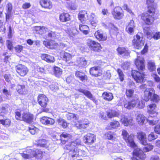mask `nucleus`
Here are the masks:
<instances>
[{
    "mask_svg": "<svg viewBox=\"0 0 160 160\" xmlns=\"http://www.w3.org/2000/svg\"><path fill=\"white\" fill-rule=\"evenodd\" d=\"M154 0H146L148 10L145 13H143L141 16L142 19L148 25H151L156 18L155 13L156 4Z\"/></svg>",
    "mask_w": 160,
    "mask_h": 160,
    "instance_id": "nucleus-1",
    "label": "nucleus"
},
{
    "mask_svg": "<svg viewBox=\"0 0 160 160\" xmlns=\"http://www.w3.org/2000/svg\"><path fill=\"white\" fill-rule=\"evenodd\" d=\"M153 85L152 82L148 81L147 84H142L140 86L141 89H146L143 99L145 101H148L150 99L154 102H157L159 100L158 96L154 94V90L151 87Z\"/></svg>",
    "mask_w": 160,
    "mask_h": 160,
    "instance_id": "nucleus-2",
    "label": "nucleus"
},
{
    "mask_svg": "<svg viewBox=\"0 0 160 160\" xmlns=\"http://www.w3.org/2000/svg\"><path fill=\"white\" fill-rule=\"evenodd\" d=\"M81 141L79 139H77L68 144H66L64 149L69 151V154L72 158L82 156V151L77 149V148L81 147Z\"/></svg>",
    "mask_w": 160,
    "mask_h": 160,
    "instance_id": "nucleus-3",
    "label": "nucleus"
},
{
    "mask_svg": "<svg viewBox=\"0 0 160 160\" xmlns=\"http://www.w3.org/2000/svg\"><path fill=\"white\" fill-rule=\"evenodd\" d=\"M145 105V102L143 101H140L138 96H136L135 99H133L131 101L124 102V108L128 109H131L135 107L138 108H142L144 107Z\"/></svg>",
    "mask_w": 160,
    "mask_h": 160,
    "instance_id": "nucleus-4",
    "label": "nucleus"
},
{
    "mask_svg": "<svg viewBox=\"0 0 160 160\" xmlns=\"http://www.w3.org/2000/svg\"><path fill=\"white\" fill-rule=\"evenodd\" d=\"M145 146L143 148V151L141 150L139 148H137V147L134 148V150L133 152V155L136 156L141 159H143L146 157L145 154H144V152H147L151 151L153 148V146L151 144L147 143L146 145H143Z\"/></svg>",
    "mask_w": 160,
    "mask_h": 160,
    "instance_id": "nucleus-5",
    "label": "nucleus"
},
{
    "mask_svg": "<svg viewBox=\"0 0 160 160\" xmlns=\"http://www.w3.org/2000/svg\"><path fill=\"white\" fill-rule=\"evenodd\" d=\"M15 118L17 120L23 121L27 123H31L33 122V116L27 112H15Z\"/></svg>",
    "mask_w": 160,
    "mask_h": 160,
    "instance_id": "nucleus-6",
    "label": "nucleus"
},
{
    "mask_svg": "<svg viewBox=\"0 0 160 160\" xmlns=\"http://www.w3.org/2000/svg\"><path fill=\"white\" fill-rule=\"evenodd\" d=\"M28 154L21 153V156L24 159H27L35 157L38 159H41L43 157V152L39 149L32 151L31 149H27Z\"/></svg>",
    "mask_w": 160,
    "mask_h": 160,
    "instance_id": "nucleus-7",
    "label": "nucleus"
},
{
    "mask_svg": "<svg viewBox=\"0 0 160 160\" xmlns=\"http://www.w3.org/2000/svg\"><path fill=\"white\" fill-rule=\"evenodd\" d=\"M122 135L123 138L131 147L133 148H135L137 147V145L134 140V135H129L126 130L123 129L122 131Z\"/></svg>",
    "mask_w": 160,
    "mask_h": 160,
    "instance_id": "nucleus-8",
    "label": "nucleus"
},
{
    "mask_svg": "<svg viewBox=\"0 0 160 160\" xmlns=\"http://www.w3.org/2000/svg\"><path fill=\"white\" fill-rule=\"evenodd\" d=\"M87 44L90 50L95 52H100L102 48L100 44L90 39L87 40Z\"/></svg>",
    "mask_w": 160,
    "mask_h": 160,
    "instance_id": "nucleus-9",
    "label": "nucleus"
},
{
    "mask_svg": "<svg viewBox=\"0 0 160 160\" xmlns=\"http://www.w3.org/2000/svg\"><path fill=\"white\" fill-rule=\"evenodd\" d=\"M132 75L134 80L137 82L141 83L144 82L146 80V75L144 73H141L137 71L132 70Z\"/></svg>",
    "mask_w": 160,
    "mask_h": 160,
    "instance_id": "nucleus-10",
    "label": "nucleus"
},
{
    "mask_svg": "<svg viewBox=\"0 0 160 160\" xmlns=\"http://www.w3.org/2000/svg\"><path fill=\"white\" fill-rule=\"evenodd\" d=\"M112 14L113 18L117 20L122 19L124 15L122 8L119 6L116 7L113 9Z\"/></svg>",
    "mask_w": 160,
    "mask_h": 160,
    "instance_id": "nucleus-11",
    "label": "nucleus"
},
{
    "mask_svg": "<svg viewBox=\"0 0 160 160\" xmlns=\"http://www.w3.org/2000/svg\"><path fill=\"white\" fill-rule=\"evenodd\" d=\"M132 42L134 47L138 49H141L144 45V41L138 34H137L134 37Z\"/></svg>",
    "mask_w": 160,
    "mask_h": 160,
    "instance_id": "nucleus-12",
    "label": "nucleus"
},
{
    "mask_svg": "<svg viewBox=\"0 0 160 160\" xmlns=\"http://www.w3.org/2000/svg\"><path fill=\"white\" fill-rule=\"evenodd\" d=\"M17 72L22 77L25 76L28 72V68L25 65L19 64L16 67Z\"/></svg>",
    "mask_w": 160,
    "mask_h": 160,
    "instance_id": "nucleus-13",
    "label": "nucleus"
},
{
    "mask_svg": "<svg viewBox=\"0 0 160 160\" xmlns=\"http://www.w3.org/2000/svg\"><path fill=\"white\" fill-rule=\"evenodd\" d=\"M135 64L138 70L143 71L145 69L144 60L142 57H138L135 61Z\"/></svg>",
    "mask_w": 160,
    "mask_h": 160,
    "instance_id": "nucleus-14",
    "label": "nucleus"
},
{
    "mask_svg": "<svg viewBox=\"0 0 160 160\" xmlns=\"http://www.w3.org/2000/svg\"><path fill=\"white\" fill-rule=\"evenodd\" d=\"M112 145L114 152L119 153L123 152L122 145L118 139L117 141L113 142Z\"/></svg>",
    "mask_w": 160,
    "mask_h": 160,
    "instance_id": "nucleus-15",
    "label": "nucleus"
},
{
    "mask_svg": "<svg viewBox=\"0 0 160 160\" xmlns=\"http://www.w3.org/2000/svg\"><path fill=\"white\" fill-rule=\"evenodd\" d=\"M89 123V121L88 119H82L78 121L76 124V126L79 129H84L88 126Z\"/></svg>",
    "mask_w": 160,
    "mask_h": 160,
    "instance_id": "nucleus-16",
    "label": "nucleus"
},
{
    "mask_svg": "<svg viewBox=\"0 0 160 160\" xmlns=\"http://www.w3.org/2000/svg\"><path fill=\"white\" fill-rule=\"evenodd\" d=\"M96 140V136L91 133H88L83 138V140L86 143H92L94 142Z\"/></svg>",
    "mask_w": 160,
    "mask_h": 160,
    "instance_id": "nucleus-17",
    "label": "nucleus"
},
{
    "mask_svg": "<svg viewBox=\"0 0 160 160\" xmlns=\"http://www.w3.org/2000/svg\"><path fill=\"white\" fill-rule=\"evenodd\" d=\"M38 101L40 105L44 108L47 105L48 99L45 95L41 94L38 97Z\"/></svg>",
    "mask_w": 160,
    "mask_h": 160,
    "instance_id": "nucleus-18",
    "label": "nucleus"
},
{
    "mask_svg": "<svg viewBox=\"0 0 160 160\" xmlns=\"http://www.w3.org/2000/svg\"><path fill=\"white\" fill-rule=\"evenodd\" d=\"M137 136L142 144L146 145L147 144V140L146 138V134L145 132H138Z\"/></svg>",
    "mask_w": 160,
    "mask_h": 160,
    "instance_id": "nucleus-19",
    "label": "nucleus"
},
{
    "mask_svg": "<svg viewBox=\"0 0 160 160\" xmlns=\"http://www.w3.org/2000/svg\"><path fill=\"white\" fill-rule=\"evenodd\" d=\"M95 38L99 41H104L107 38V36L103 33V31L101 30H98L96 31L94 33Z\"/></svg>",
    "mask_w": 160,
    "mask_h": 160,
    "instance_id": "nucleus-20",
    "label": "nucleus"
},
{
    "mask_svg": "<svg viewBox=\"0 0 160 160\" xmlns=\"http://www.w3.org/2000/svg\"><path fill=\"white\" fill-rule=\"evenodd\" d=\"M41 122L45 125H53L55 122L54 119L46 117H43L40 119Z\"/></svg>",
    "mask_w": 160,
    "mask_h": 160,
    "instance_id": "nucleus-21",
    "label": "nucleus"
},
{
    "mask_svg": "<svg viewBox=\"0 0 160 160\" xmlns=\"http://www.w3.org/2000/svg\"><path fill=\"white\" fill-rule=\"evenodd\" d=\"M155 115L152 116L150 115L147 119V121L149 125L153 126L158 122L159 119Z\"/></svg>",
    "mask_w": 160,
    "mask_h": 160,
    "instance_id": "nucleus-22",
    "label": "nucleus"
},
{
    "mask_svg": "<svg viewBox=\"0 0 160 160\" xmlns=\"http://www.w3.org/2000/svg\"><path fill=\"white\" fill-rule=\"evenodd\" d=\"M78 18L81 22H84L88 19L87 12L85 11H80L78 14Z\"/></svg>",
    "mask_w": 160,
    "mask_h": 160,
    "instance_id": "nucleus-23",
    "label": "nucleus"
},
{
    "mask_svg": "<svg viewBox=\"0 0 160 160\" xmlns=\"http://www.w3.org/2000/svg\"><path fill=\"white\" fill-rule=\"evenodd\" d=\"M40 3L42 7L45 8L50 9L52 7V2L50 0H41Z\"/></svg>",
    "mask_w": 160,
    "mask_h": 160,
    "instance_id": "nucleus-24",
    "label": "nucleus"
},
{
    "mask_svg": "<svg viewBox=\"0 0 160 160\" xmlns=\"http://www.w3.org/2000/svg\"><path fill=\"white\" fill-rule=\"evenodd\" d=\"M90 73L92 76L97 77L101 75L102 71L98 67H93L91 68Z\"/></svg>",
    "mask_w": 160,
    "mask_h": 160,
    "instance_id": "nucleus-25",
    "label": "nucleus"
},
{
    "mask_svg": "<svg viewBox=\"0 0 160 160\" xmlns=\"http://www.w3.org/2000/svg\"><path fill=\"white\" fill-rule=\"evenodd\" d=\"M87 64V61L83 57L78 58L76 61V64L79 67H85Z\"/></svg>",
    "mask_w": 160,
    "mask_h": 160,
    "instance_id": "nucleus-26",
    "label": "nucleus"
},
{
    "mask_svg": "<svg viewBox=\"0 0 160 160\" xmlns=\"http://www.w3.org/2000/svg\"><path fill=\"white\" fill-rule=\"evenodd\" d=\"M78 91L83 93L87 98L93 101L94 102L96 101L95 98L93 97L90 91L82 89H79L78 90Z\"/></svg>",
    "mask_w": 160,
    "mask_h": 160,
    "instance_id": "nucleus-27",
    "label": "nucleus"
},
{
    "mask_svg": "<svg viewBox=\"0 0 160 160\" xmlns=\"http://www.w3.org/2000/svg\"><path fill=\"white\" fill-rule=\"evenodd\" d=\"M135 27L134 22L131 20L129 22L127 26L126 29V31L129 34H132L134 32V28Z\"/></svg>",
    "mask_w": 160,
    "mask_h": 160,
    "instance_id": "nucleus-28",
    "label": "nucleus"
},
{
    "mask_svg": "<svg viewBox=\"0 0 160 160\" xmlns=\"http://www.w3.org/2000/svg\"><path fill=\"white\" fill-rule=\"evenodd\" d=\"M120 127V124L119 122L117 121H113L111 122L108 125L107 129L109 130H111Z\"/></svg>",
    "mask_w": 160,
    "mask_h": 160,
    "instance_id": "nucleus-29",
    "label": "nucleus"
},
{
    "mask_svg": "<svg viewBox=\"0 0 160 160\" xmlns=\"http://www.w3.org/2000/svg\"><path fill=\"white\" fill-rule=\"evenodd\" d=\"M120 121L125 126H127L129 125H132V119L131 118H128L126 116L124 115L122 116Z\"/></svg>",
    "mask_w": 160,
    "mask_h": 160,
    "instance_id": "nucleus-30",
    "label": "nucleus"
},
{
    "mask_svg": "<svg viewBox=\"0 0 160 160\" xmlns=\"http://www.w3.org/2000/svg\"><path fill=\"white\" fill-rule=\"evenodd\" d=\"M41 57L42 60L48 62H53L55 61L54 58L53 56L47 54H42Z\"/></svg>",
    "mask_w": 160,
    "mask_h": 160,
    "instance_id": "nucleus-31",
    "label": "nucleus"
},
{
    "mask_svg": "<svg viewBox=\"0 0 160 160\" xmlns=\"http://www.w3.org/2000/svg\"><path fill=\"white\" fill-rule=\"evenodd\" d=\"M148 112L152 115V114H153L154 115H157V110L156 105L155 104H152L148 105Z\"/></svg>",
    "mask_w": 160,
    "mask_h": 160,
    "instance_id": "nucleus-32",
    "label": "nucleus"
},
{
    "mask_svg": "<svg viewBox=\"0 0 160 160\" xmlns=\"http://www.w3.org/2000/svg\"><path fill=\"white\" fill-rule=\"evenodd\" d=\"M61 142L62 144H65L66 142L72 138V136L71 135L68 134L66 132L62 133L60 135Z\"/></svg>",
    "mask_w": 160,
    "mask_h": 160,
    "instance_id": "nucleus-33",
    "label": "nucleus"
},
{
    "mask_svg": "<svg viewBox=\"0 0 160 160\" xmlns=\"http://www.w3.org/2000/svg\"><path fill=\"white\" fill-rule=\"evenodd\" d=\"M105 136L107 139L112 140L113 142L117 140V137L115 136V134L114 132L110 131L107 132Z\"/></svg>",
    "mask_w": 160,
    "mask_h": 160,
    "instance_id": "nucleus-34",
    "label": "nucleus"
},
{
    "mask_svg": "<svg viewBox=\"0 0 160 160\" xmlns=\"http://www.w3.org/2000/svg\"><path fill=\"white\" fill-rule=\"evenodd\" d=\"M48 36L52 39H57L58 40H60L61 39L60 34L56 32H51L48 33Z\"/></svg>",
    "mask_w": 160,
    "mask_h": 160,
    "instance_id": "nucleus-35",
    "label": "nucleus"
},
{
    "mask_svg": "<svg viewBox=\"0 0 160 160\" xmlns=\"http://www.w3.org/2000/svg\"><path fill=\"white\" fill-rule=\"evenodd\" d=\"M117 51L119 54L123 56H128L129 54L128 48L124 47H118L117 49Z\"/></svg>",
    "mask_w": 160,
    "mask_h": 160,
    "instance_id": "nucleus-36",
    "label": "nucleus"
},
{
    "mask_svg": "<svg viewBox=\"0 0 160 160\" xmlns=\"http://www.w3.org/2000/svg\"><path fill=\"white\" fill-rule=\"evenodd\" d=\"M146 119V118L141 114H138L136 117L137 121L140 125H142Z\"/></svg>",
    "mask_w": 160,
    "mask_h": 160,
    "instance_id": "nucleus-37",
    "label": "nucleus"
},
{
    "mask_svg": "<svg viewBox=\"0 0 160 160\" xmlns=\"http://www.w3.org/2000/svg\"><path fill=\"white\" fill-rule=\"evenodd\" d=\"M59 19L62 22H64L70 20V15L68 13H62L59 16Z\"/></svg>",
    "mask_w": 160,
    "mask_h": 160,
    "instance_id": "nucleus-38",
    "label": "nucleus"
},
{
    "mask_svg": "<svg viewBox=\"0 0 160 160\" xmlns=\"http://www.w3.org/2000/svg\"><path fill=\"white\" fill-rule=\"evenodd\" d=\"M75 75L76 77L82 81L85 80L87 78V76L84 73L78 71H76Z\"/></svg>",
    "mask_w": 160,
    "mask_h": 160,
    "instance_id": "nucleus-39",
    "label": "nucleus"
},
{
    "mask_svg": "<svg viewBox=\"0 0 160 160\" xmlns=\"http://www.w3.org/2000/svg\"><path fill=\"white\" fill-rule=\"evenodd\" d=\"M107 116L109 118H112L113 117H118L119 115V113L114 110H109L107 112Z\"/></svg>",
    "mask_w": 160,
    "mask_h": 160,
    "instance_id": "nucleus-40",
    "label": "nucleus"
},
{
    "mask_svg": "<svg viewBox=\"0 0 160 160\" xmlns=\"http://www.w3.org/2000/svg\"><path fill=\"white\" fill-rule=\"evenodd\" d=\"M17 92L20 94H25L27 91L24 85H18L17 86Z\"/></svg>",
    "mask_w": 160,
    "mask_h": 160,
    "instance_id": "nucleus-41",
    "label": "nucleus"
},
{
    "mask_svg": "<svg viewBox=\"0 0 160 160\" xmlns=\"http://www.w3.org/2000/svg\"><path fill=\"white\" fill-rule=\"evenodd\" d=\"M134 90L132 89H126V94L127 98H132V100L135 98L136 96H138L137 95H135L134 96Z\"/></svg>",
    "mask_w": 160,
    "mask_h": 160,
    "instance_id": "nucleus-42",
    "label": "nucleus"
},
{
    "mask_svg": "<svg viewBox=\"0 0 160 160\" xmlns=\"http://www.w3.org/2000/svg\"><path fill=\"white\" fill-rule=\"evenodd\" d=\"M102 97L105 100L110 101L113 98L112 94L110 92H104L102 94Z\"/></svg>",
    "mask_w": 160,
    "mask_h": 160,
    "instance_id": "nucleus-43",
    "label": "nucleus"
},
{
    "mask_svg": "<svg viewBox=\"0 0 160 160\" xmlns=\"http://www.w3.org/2000/svg\"><path fill=\"white\" fill-rule=\"evenodd\" d=\"M79 29L84 34H87L89 30V27L87 25L80 24L79 25Z\"/></svg>",
    "mask_w": 160,
    "mask_h": 160,
    "instance_id": "nucleus-44",
    "label": "nucleus"
},
{
    "mask_svg": "<svg viewBox=\"0 0 160 160\" xmlns=\"http://www.w3.org/2000/svg\"><path fill=\"white\" fill-rule=\"evenodd\" d=\"M61 56L63 60L67 62L69 61L71 58V55L65 52L62 53Z\"/></svg>",
    "mask_w": 160,
    "mask_h": 160,
    "instance_id": "nucleus-45",
    "label": "nucleus"
},
{
    "mask_svg": "<svg viewBox=\"0 0 160 160\" xmlns=\"http://www.w3.org/2000/svg\"><path fill=\"white\" fill-rule=\"evenodd\" d=\"M144 33L145 34L148 38L149 39H151L152 38H153V33L148 28V30H146L144 29Z\"/></svg>",
    "mask_w": 160,
    "mask_h": 160,
    "instance_id": "nucleus-46",
    "label": "nucleus"
},
{
    "mask_svg": "<svg viewBox=\"0 0 160 160\" xmlns=\"http://www.w3.org/2000/svg\"><path fill=\"white\" fill-rule=\"evenodd\" d=\"M148 68L151 71L154 70L156 69V66L154 62L152 61H149L148 62Z\"/></svg>",
    "mask_w": 160,
    "mask_h": 160,
    "instance_id": "nucleus-47",
    "label": "nucleus"
},
{
    "mask_svg": "<svg viewBox=\"0 0 160 160\" xmlns=\"http://www.w3.org/2000/svg\"><path fill=\"white\" fill-rule=\"evenodd\" d=\"M62 73V71L60 68L56 67L54 68V74L57 77H59Z\"/></svg>",
    "mask_w": 160,
    "mask_h": 160,
    "instance_id": "nucleus-48",
    "label": "nucleus"
},
{
    "mask_svg": "<svg viewBox=\"0 0 160 160\" xmlns=\"http://www.w3.org/2000/svg\"><path fill=\"white\" fill-rule=\"evenodd\" d=\"M11 122V121L9 119H7L5 120L0 119V123L6 127H9L10 124Z\"/></svg>",
    "mask_w": 160,
    "mask_h": 160,
    "instance_id": "nucleus-49",
    "label": "nucleus"
},
{
    "mask_svg": "<svg viewBox=\"0 0 160 160\" xmlns=\"http://www.w3.org/2000/svg\"><path fill=\"white\" fill-rule=\"evenodd\" d=\"M57 122L59 124L62 126L64 128H66L68 126V124L65 121L61 118H59L57 120Z\"/></svg>",
    "mask_w": 160,
    "mask_h": 160,
    "instance_id": "nucleus-50",
    "label": "nucleus"
},
{
    "mask_svg": "<svg viewBox=\"0 0 160 160\" xmlns=\"http://www.w3.org/2000/svg\"><path fill=\"white\" fill-rule=\"evenodd\" d=\"M158 136L154 134V132H151L148 134V140L149 141L151 142L158 138Z\"/></svg>",
    "mask_w": 160,
    "mask_h": 160,
    "instance_id": "nucleus-51",
    "label": "nucleus"
},
{
    "mask_svg": "<svg viewBox=\"0 0 160 160\" xmlns=\"http://www.w3.org/2000/svg\"><path fill=\"white\" fill-rule=\"evenodd\" d=\"M10 108L8 107V105H5V106H3L0 109V113H3L6 114L10 111Z\"/></svg>",
    "mask_w": 160,
    "mask_h": 160,
    "instance_id": "nucleus-52",
    "label": "nucleus"
},
{
    "mask_svg": "<svg viewBox=\"0 0 160 160\" xmlns=\"http://www.w3.org/2000/svg\"><path fill=\"white\" fill-rule=\"evenodd\" d=\"M89 20L91 22V24H93L97 22L95 14L92 13L89 18Z\"/></svg>",
    "mask_w": 160,
    "mask_h": 160,
    "instance_id": "nucleus-53",
    "label": "nucleus"
},
{
    "mask_svg": "<svg viewBox=\"0 0 160 160\" xmlns=\"http://www.w3.org/2000/svg\"><path fill=\"white\" fill-rule=\"evenodd\" d=\"M29 132L32 134H34L37 132L38 129L33 126L31 125L29 127Z\"/></svg>",
    "mask_w": 160,
    "mask_h": 160,
    "instance_id": "nucleus-54",
    "label": "nucleus"
},
{
    "mask_svg": "<svg viewBox=\"0 0 160 160\" xmlns=\"http://www.w3.org/2000/svg\"><path fill=\"white\" fill-rule=\"evenodd\" d=\"M33 30L36 31V33H41L42 30H46V27H44L36 26L33 28Z\"/></svg>",
    "mask_w": 160,
    "mask_h": 160,
    "instance_id": "nucleus-55",
    "label": "nucleus"
},
{
    "mask_svg": "<svg viewBox=\"0 0 160 160\" xmlns=\"http://www.w3.org/2000/svg\"><path fill=\"white\" fill-rule=\"evenodd\" d=\"M117 72L118 74L119 79L121 81H122L124 79V75L122 71L120 69H118Z\"/></svg>",
    "mask_w": 160,
    "mask_h": 160,
    "instance_id": "nucleus-56",
    "label": "nucleus"
},
{
    "mask_svg": "<svg viewBox=\"0 0 160 160\" xmlns=\"http://www.w3.org/2000/svg\"><path fill=\"white\" fill-rule=\"evenodd\" d=\"M52 40L50 41H44L43 42V44L47 48L52 49V48L54 47L51 45Z\"/></svg>",
    "mask_w": 160,
    "mask_h": 160,
    "instance_id": "nucleus-57",
    "label": "nucleus"
},
{
    "mask_svg": "<svg viewBox=\"0 0 160 160\" xmlns=\"http://www.w3.org/2000/svg\"><path fill=\"white\" fill-rule=\"evenodd\" d=\"M47 141L44 139H42L39 140L38 144L42 147H47Z\"/></svg>",
    "mask_w": 160,
    "mask_h": 160,
    "instance_id": "nucleus-58",
    "label": "nucleus"
},
{
    "mask_svg": "<svg viewBox=\"0 0 160 160\" xmlns=\"http://www.w3.org/2000/svg\"><path fill=\"white\" fill-rule=\"evenodd\" d=\"M2 92L3 94L7 98H8L11 95V92L5 88L2 89Z\"/></svg>",
    "mask_w": 160,
    "mask_h": 160,
    "instance_id": "nucleus-59",
    "label": "nucleus"
},
{
    "mask_svg": "<svg viewBox=\"0 0 160 160\" xmlns=\"http://www.w3.org/2000/svg\"><path fill=\"white\" fill-rule=\"evenodd\" d=\"M109 26L110 27V28L111 29L115 31V32L116 33H117L118 32V28L115 27L114 25L112 23H110L109 24Z\"/></svg>",
    "mask_w": 160,
    "mask_h": 160,
    "instance_id": "nucleus-60",
    "label": "nucleus"
},
{
    "mask_svg": "<svg viewBox=\"0 0 160 160\" xmlns=\"http://www.w3.org/2000/svg\"><path fill=\"white\" fill-rule=\"evenodd\" d=\"M7 45L8 48L10 50H11L13 48L12 43L10 41H7Z\"/></svg>",
    "mask_w": 160,
    "mask_h": 160,
    "instance_id": "nucleus-61",
    "label": "nucleus"
},
{
    "mask_svg": "<svg viewBox=\"0 0 160 160\" xmlns=\"http://www.w3.org/2000/svg\"><path fill=\"white\" fill-rule=\"evenodd\" d=\"M67 117L68 119H71L72 118H75V119H76V115L75 114L72 113H69L67 115Z\"/></svg>",
    "mask_w": 160,
    "mask_h": 160,
    "instance_id": "nucleus-62",
    "label": "nucleus"
},
{
    "mask_svg": "<svg viewBox=\"0 0 160 160\" xmlns=\"http://www.w3.org/2000/svg\"><path fill=\"white\" fill-rule=\"evenodd\" d=\"M154 129L156 133L158 134H160V125L156 126L154 128Z\"/></svg>",
    "mask_w": 160,
    "mask_h": 160,
    "instance_id": "nucleus-63",
    "label": "nucleus"
},
{
    "mask_svg": "<svg viewBox=\"0 0 160 160\" xmlns=\"http://www.w3.org/2000/svg\"><path fill=\"white\" fill-rule=\"evenodd\" d=\"M153 38L154 39L158 40L160 38V32H158L155 34L153 33Z\"/></svg>",
    "mask_w": 160,
    "mask_h": 160,
    "instance_id": "nucleus-64",
    "label": "nucleus"
}]
</instances>
